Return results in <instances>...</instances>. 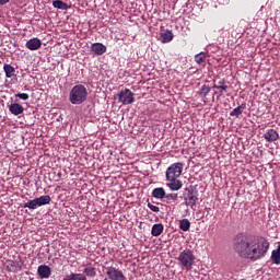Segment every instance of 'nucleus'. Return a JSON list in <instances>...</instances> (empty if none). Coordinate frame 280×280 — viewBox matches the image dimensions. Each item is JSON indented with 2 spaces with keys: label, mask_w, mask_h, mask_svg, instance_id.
<instances>
[{
  "label": "nucleus",
  "mask_w": 280,
  "mask_h": 280,
  "mask_svg": "<svg viewBox=\"0 0 280 280\" xmlns=\"http://www.w3.org/2000/svg\"><path fill=\"white\" fill-rule=\"evenodd\" d=\"M164 229L163 223H155L151 229V235L153 237H159V235L163 233Z\"/></svg>",
  "instance_id": "2eb2a0df"
},
{
  "label": "nucleus",
  "mask_w": 280,
  "mask_h": 280,
  "mask_svg": "<svg viewBox=\"0 0 280 280\" xmlns=\"http://www.w3.org/2000/svg\"><path fill=\"white\" fill-rule=\"evenodd\" d=\"M24 209H38V207H40V205L38 203V200L35 198L33 200H28L26 203H24Z\"/></svg>",
  "instance_id": "393cba45"
},
{
  "label": "nucleus",
  "mask_w": 280,
  "mask_h": 280,
  "mask_svg": "<svg viewBox=\"0 0 280 280\" xmlns=\"http://www.w3.org/2000/svg\"><path fill=\"white\" fill-rule=\"evenodd\" d=\"M106 275L110 280H126V276L124 275L122 270H119L115 267H107Z\"/></svg>",
  "instance_id": "0eeeda50"
},
{
  "label": "nucleus",
  "mask_w": 280,
  "mask_h": 280,
  "mask_svg": "<svg viewBox=\"0 0 280 280\" xmlns=\"http://www.w3.org/2000/svg\"><path fill=\"white\" fill-rule=\"evenodd\" d=\"M15 97H19L20 100H23L25 102V101L30 100V94L19 93V94H15Z\"/></svg>",
  "instance_id": "c756f323"
},
{
  "label": "nucleus",
  "mask_w": 280,
  "mask_h": 280,
  "mask_svg": "<svg viewBox=\"0 0 280 280\" xmlns=\"http://www.w3.org/2000/svg\"><path fill=\"white\" fill-rule=\"evenodd\" d=\"M209 93H211V88H209L208 85H202L198 92L200 97H207Z\"/></svg>",
  "instance_id": "c85d7f7f"
},
{
  "label": "nucleus",
  "mask_w": 280,
  "mask_h": 280,
  "mask_svg": "<svg viewBox=\"0 0 280 280\" xmlns=\"http://www.w3.org/2000/svg\"><path fill=\"white\" fill-rule=\"evenodd\" d=\"M52 7L57 10H70L71 5L67 4V2H62V0H54Z\"/></svg>",
  "instance_id": "6ab92c4d"
},
{
  "label": "nucleus",
  "mask_w": 280,
  "mask_h": 280,
  "mask_svg": "<svg viewBox=\"0 0 280 280\" xmlns=\"http://www.w3.org/2000/svg\"><path fill=\"white\" fill-rule=\"evenodd\" d=\"M166 200H178V194H165Z\"/></svg>",
  "instance_id": "7c9ffc66"
},
{
  "label": "nucleus",
  "mask_w": 280,
  "mask_h": 280,
  "mask_svg": "<svg viewBox=\"0 0 280 280\" xmlns=\"http://www.w3.org/2000/svg\"><path fill=\"white\" fill-rule=\"evenodd\" d=\"M177 261L184 270H191V266L196 262V256L191 249H184L179 253Z\"/></svg>",
  "instance_id": "7ed1b4c3"
},
{
  "label": "nucleus",
  "mask_w": 280,
  "mask_h": 280,
  "mask_svg": "<svg viewBox=\"0 0 280 280\" xmlns=\"http://www.w3.org/2000/svg\"><path fill=\"white\" fill-rule=\"evenodd\" d=\"M118 102L120 104H124L125 106H128V104H133L135 93H132V91H130L128 89L121 90L118 93Z\"/></svg>",
  "instance_id": "39448f33"
},
{
  "label": "nucleus",
  "mask_w": 280,
  "mask_h": 280,
  "mask_svg": "<svg viewBox=\"0 0 280 280\" xmlns=\"http://www.w3.org/2000/svg\"><path fill=\"white\" fill-rule=\"evenodd\" d=\"M25 47L30 51H36L43 47V42L38 37H33L26 42Z\"/></svg>",
  "instance_id": "6e6552de"
},
{
  "label": "nucleus",
  "mask_w": 280,
  "mask_h": 280,
  "mask_svg": "<svg viewBox=\"0 0 280 280\" xmlns=\"http://www.w3.org/2000/svg\"><path fill=\"white\" fill-rule=\"evenodd\" d=\"M179 229L185 232L189 231V229H191V222H189L188 219L179 220Z\"/></svg>",
  "instance_id": "bb28decb"
},
{
  "label": "nucleus",
  "mask_w": 280,
  "mask_h": 280,
  "mask_svg": "<svg viewBox=\"0 0 280 280\" xmlns=\"http://www.w3.org/2000/svg\"><path fill=\"white\" fill-rule=\"evenodd\" d=\"M7 267L10 272H19V270H21V265L19 264V261L14 260H10Z\"/></svg>",
  "instance_id": "412c9836"
},
{
  "label": "nucleus",
  "mask_w": 280,
  "mask_h": 280,
  "mask_svg": "<svg viewBox=\"0 0 280 280\" xmlns=\"http://www.w3.org/2000/svg\"><path fill=\"white\" fill-rule=\"evenodd\" d=\"M39 279H49L51 277V267L47 265H39L37 268Z\"/></svg>",
  "instance_id": "1a4fd4ad"
},
{
  "label": "nucleus",
  "mask_w": 280,
  "mask_h": 280,
  "mask_svg": "<svg viewBox=\"0 0 280 280\" xmlns=\"http://www.w3.org/2000/svg\"><path fill=\"white\" fill-rule=\"evenodd\" d=\"M91 51L96 56H104L106 54V46L102 43H94L91 45Z\"/></svg>",
  "instance_id": "9b49d317"
},
{
  "label": "nucleus",
  "mask_w": 280,
  "mask_h": 280,
  "mask_svg": "<svg viewBox=\"0 0 280 280\" xmlns=\"http://www.w3.org/2000/svg\"><path fill=\"white\" fill-rule=\"evenodd\" d=\"M39 207H44V205H49L51 202V197L49 195L40 196L36 198Z\"/></svg>",
  "instance_id": "a878e982"
},
{
  "label": "nucleus",
  "mask_w": 280,
  "mask_h": 280,
  "mask_svg": "<svg viewBox=\"0 0 280 280\" xmlns=\"http://www.w3.org/2000/svg\"><path fill=\"white\" fill-rule=\"evenodd\" d=\"M213 89H217L219 91L220 95H224V93H226V91H229V85H226V81L224 79H222L213 85Z\"/></svg>",
  "instance_id": "4468645a"
},
{
  "label": "nucleus",
  "mask_w": 280,
  "mask_h": 280,
  "mask_svg": "<svg viewBox=\"0 0 280 280\" xmlns=\"http://www.w3.org/2000/svg\"><path fill=\"white\" fill-rule=\"evenodd\" d=\"M9 110L12 115L19 116V115H23L25 108H23V105L19 104V103H12L9 106Z\"/></svg>",
  "instance_id": "ddd939ff"
},
{
  "label": "nucleus",
  "mask_w": 280,
  "mask_h": 280,
  "mask_svg": "<svg viewBox=\"0 0 280 280\" xmlns=\"http://www.w3.org/2000/svg\"><path fill=\"white\" fill-rule=\"evenodd\" d=\"M152 196L158 200H163V198H165V188L163 187L154 188L152 190Z\"/></svg>",
  "instance_id": "f3484780"
},
{
  "label": "nucleus",
  "mask_w": 280,
  "mask_h": 280,
  "mask_svg": "<svg viewBox=\"0 0 280 280\" xmlns=\"http://www.w3.org/2000/svg\"><path fill=\"white\" fill-rule=\"evenodd\" d=\"M276 250L280 252V242L278 243V247Z\"/></svg>",
  "instance_id": "f704fd0d"
},
{
  "label": "nucleus",
  "mask_w": 280,
  "mask_h": 280,
  "mask_svg": "<svg viewBox=\"0 0 280 280\" xmlns=\"http://www.w3.org/2000/svg\"><path fill=\"white\" fill-rule=\"evenodd\" d=\"M148 207L153 211V213H159V211H161V208H159L158 206H154L152 203H148Z\"/></svg>",
  "instance_id": "2f4dec72"
},
{
  "label": "nucleus",
  "mask_w": 280,
  "mask_h": 280,
  "mask_svg": "<svg viewBox=\"0 0 280 280\" xmlns=\"http://www.w3.org/2000/svg\"><path fill=\"white\" fill-rule=\"evenodd\" d=\"M167 184L166 187L171 189V191H178L179 189H183V182L178 178L174 179H166Z\"/></svg>",
  "instance_id": "9d476101"
},
{
  "label": "nucleus",
  "mask_w": 280,
  "mask_h": 280,
  "mask_svg": "<svg viewBox=\"0 0 280 280\" xmlns=\"http://www.w3.org/2000/svg\"><path fill=\"white\" fill-rule=\"evenodd\" d=\"M234 249L243 259L259 261V259H264L268 255L270 242L265 237H257L255 241L241 237L235 242Z\"/></svg>",
  "instance_id": "f257e3e1"
},
{
  "label": "nucleus",
  "mask_w": 280,
  "mask_h": 280,
  "mask_svg": "<svg viewBox=\"0 0 280 280\" xmlns=\"http://www.w3.org/2000/svg\"><path fill=\"white\" fill-rule=\"evenodd\" d=\"M3 69L7 78H13L14 73H16V70L12 67V65L5 63Z\"/></svg>",
  "instance_id": "b1692460"
},
{
  "label": "nucleus",
  "mask_w": 280,
  "mask_h": 280,
  "mask_svg": "<svg viewBox=\"0 0 280 280\" xmlns=\"http://www.w3.org/2000/svg\"><path fill=\"white\" fill-rule=\"evenodd\" d=\"M57 178H62V173H58Z\"/></svg>",
  "instance_id": "72a5a7b5"
},
{
  "label": "nucleus",
  "mask_w": 280,
  "mask_h": 280,
  "mask_svg": "<svg viewBox=\"0 0 280 280\" xmlns=\"http://www.w3.org/2000/svg\"><path fill=\"white\" fill-rule=\"evenodd\" d=\"M183 167L184 165L180 162L172 164L165 172L166 180L180 178V175L183 174Z\"/></svg>",
  "instance_id": "20e7f679"
},
{
  "label": "nucleus",
  "mask_w": 280,
  "mask_h": 280,
  "mask_svg": "<svg viewBox=\"0 0 280 280\" xmlns=\"http://www.w3.org/2000/svg\"><path fill=\"white\" fill-rule=\"evenodd\" d=\"M10 3V0H0V5H5Z\"/></svg>",
  "instance_id": "473e14b6"
},
{
  "label": "nucleus",
  "mask_w": 280,
  "mask_h": 280,
  "mask_svg": "<svg viewBox=\"0 0 280 280\" xmlns=\"http://www.w3.org/2000/svg\"><path fill=\"white\" fill-rule=\"evenodd\" d=\"M271 261H272V264H276V266L280 265V252L278 249L272 250Z\"/></svg>",
  "instance_id": "cd10ccee"
},
{
  "label": "nucleus",
  "mask_w": 280,
  "mask_h": 280,
  "mask_svg": "<svg viewBox=\"0 0 280 280\" xmlns=\"http://www.w3.org/2000/svg\"><path fill=\"white\" fill-rule=\"evenodd\" d=\"M244 110H246V103L241 104L240 106H237L236 108H234L231 113L230 116L231 117H240V115H242V113H244Z\"/></svg>",
  "instance_id": "a211bd4d"
},
{
  "label": "nucleus",
  "mask_w": 280,
  "mask_h": 280,
  "mask_svg": "<svg viewBox=\"0 0 280 280\" xmlns=\"http://www.w3.org/2000/svg\"><path fill=\"white\" fill-rule=\"evenodd\" d=\"M184 201L186 207H190L194 209L198 202V190H188L186 195H184Z\"/></svg>",
  "instance_id": "423d86ee"
},
{
  "label": "nucleus",
  "mask_w": 280,
  "mask_h": 280,
  "mask_svg": "<svg viewBox=\"0 0 280 280\" xmlns=\"http://www.w3.org/2000/svg\"><path fill=\"white\" fill-rule=\"evenodd\" d=\"M174 38V34L172 31H165L164 33L161 34V40L162 43H172Z\"/></svg>",
  "instance_id": "5701e85b"
},
{
  "label": "nucleus",
  "mask_w": 280,
  "mask_h": 280,
  "mask_svg": "<svg viewBox=\"0 0 280 280\" xmlns=\"http://www.w3.org/2000/svg\"><path fill=\"white\" fill-rule=\"evenodd\" d=\"M63 280H86V277L84 273H75L72 272L63 278Z\"/></svg>",
  "instance_id": "4be33fe9"
},
{
  "label": "nucleus",
  "mask_w": 280,
  "mask_h": 280,
  "mask_svg": "<svg viewBox=\"0 0 280 280\" xmlns=\"http://www.w3.org/2000/svg\"><path fill=\"white\" fill-rule=\"evenodd\" d=\"M89 97V90L82 84L74 85L69 93V102L74 105L84 104Z\"/></svg>",
  "instance_id": "f03ea898"
},
{
  "label": "nucleus",
  "mask_w": 280,
  "mask_h": 280,
  "mask_svg": "<svg viewBox=\"0 0 280 280\" xmlns=\"http://www.w3.org/2000/svg\"><path fill=\"white\" fill-rule=\"evenodd\" d=\"M207 56H208V54L206 51H201V52L195 55V62L197 65H205V62H207Z\"/></svg>",
  "instance_id": "aec40b11"
},
{
  "label": "nucleus",
  "mask_w": 280,
  "mask_h": 280,
  "mask_svg": "<svg viewBox=\"0 0 280 280\" xmlns=\"http://www.w3.org/2000/svg\"><path fill=\"white\" fill-rule=\"evenodd\" d=\"M264 137L268 143H272L279 140V132L275 129H269L265 132Z\"/></svg>",
  "instance_id": "f8f14e48"
},
{
  "label": "nucleus",
  "mask_w": 280,
  "mask_h": 280,
  "mask_svg": "<svg viewBox=\"0 0 280 280\" xmlns=\"http://www.w3.org/2000/svg\"><path fill=\"white\" fill-rule=\"evenodd\" d=\"M83 275L85 277H90L91 279L97 277V270L95 269V267L89 265L88 267H85L83 269Z\"/></svg>",
  "instance_id": "dca6fc26"
}]
</instances>
